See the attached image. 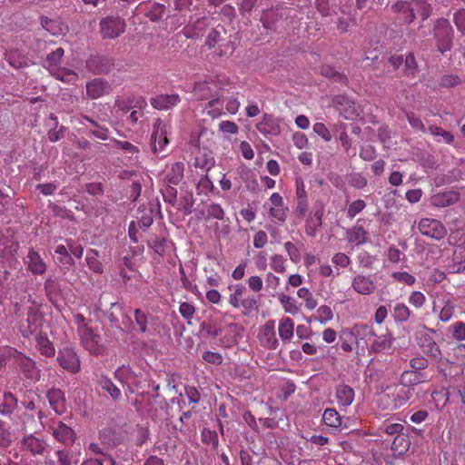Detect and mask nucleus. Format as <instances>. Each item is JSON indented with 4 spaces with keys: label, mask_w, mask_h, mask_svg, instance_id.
<instances>
[{
    "label": "nucleus",
    "mask_w": 465,
    "mask_h": 465,
    "mask_svg": "<svg viewBox=\"0 0 465 465\" xmlns=\"http://www.w3.org/2000/svg\"><path fill=\"white\" fill-rule=\"evenodd\" d=\"M205 113L213 117H219L223 114V102L219 98L212 99L204 108Z\"/></svg>",
    "instance_id": "nucleus-37"
},
{
    "label": "nucleus",
    "mask_w": 465,
    "mask_h": 465,
    "mask_svg": "<svg viewBox=\"0 0 465 465\" xmlns=\"http://www.w3.org/2000/svg\"><path fill=\"white\" fill-rule=\"evenodd\" d=\"M181 99L177 94H159L150 99L151 104L157 110H168L180 103Z\"/></svg>",
    "instance_id": "nucleus-16"
},
{
    "label": "nucleus",
    "mask_w": 465,
    "mask_h": 465,
    "mask_svg": "<svg viewBox=\"0 0 465 465\" xmlns=\"http://www.w3.org/2000/svg\"><path fill=\"white\" fill-rule=\"evenodd\" d=\"M42 26L53 35H63L67 27L59 20L43 17L41 20Z\"/></svg>",
    "instance_id": "nucleus-31"
},
{
    "label": "nucleus",
    "mask_w": 465,
    "mask_h": 465,
    "mask_svg": "<svg viewBox=\"0 0 465 465\" xmlns=\"http://www.w3.org/2000/svg\"><path fill=\"white\" fill-rule=\"evenodd\" d=\"M335 396L338 405L341 409H345L353 402L355 393L351 386L346 384H340L336 388Z\"/></svg>",
    "instance_id": "nucleus-18"
},
{
    "label": "nucleus",
    "mask_w": 465,
    "mask_h": 465,
    "mask_svg": "<svg viewBox=\"0 0 465 465\" xmlns=\"http://www.w3.org/2000/svg\"><path fill=\"white\" fill-rule=\"evenodd\" d=\"M53 435L57 440L67 443L74 440V432L64 423L59 422L57 427L54 429Z\"/></svg>",
    "instance_id": "nucleus-30"
},
{
    "label": "nucleus",
    "mask_w": 465,
    "mask_h": 465,
    "mask_svg": "<svg viewBox=\"0 0 465 465\" xmlns=\"http://www.w3.org/2000/svg\"><path fill=\"white\" fill-rule=\"evenodd\" d=\"M351 289L358 294L369 296L377 291L374 275L357 273L351 279Z\"/></svg>",
    "instance_id": "nucleus-7"
},
{
    "label": "nucleus",
    "mask_w": 465,
    "mask_h": 465,
    "mask_svg": "<svg viewBox=\"0 0 465 465\" xmlns=\"http://www.w3.org/2000/svg\"><path fill=\"white\" fill-rule=\"evenodd\" d=\"M54 253L58 255L57 260L59 263L65 266L66 268L72 266L74 264V260L68 252L67 248L59 244L55 247Z\"/></svg>",
    "instance_id": "nucleus-42"
},
{
    "label": "nucleus",
    "mask_w": 465,
    "mask_h": 465,
    "mask_svg": "<svg viewBox=\"0 0 465 465\" xmlns=\"http://www.w3.org/2000/svg\"><path fill=\"white\" fill-rule=\"evenodd\" d=\"M279 302L283 307L285 312L295 315L299 312V307L296 305L295 300L286 294L279 296Z\"/></svg>",
    "instance_id": "nucleus-43"
},
{
    "label": "nucleus",
    "mask_w": 465,
    "mask_h": 465,
    "mask_svg": "<svg viewBox=\"0 0 465 465\" xmlns=\"http://www.w3.org/2000/svg\"><path fill=\"white\" fill-rule=\"evenodd\" d=\"M36 346L43 355L46 357H52L54 355V347L46 336L38 335L36 337Z\"/></svg>",
    "instance_id": "nucleus-36"
},
{
    "label": "nucleus",
    "mask_w": 465,
    "mask_h": 465,
    "mask_svg": "<svg viewBox=\"0 0 465 465\" xmlns=\"http://www.w3.org/2000/svg\"><path fill=\"white\" fill-rule=\"evenodd\" d=\"M22 369L27 379L31 381H38L40 378V371L36 368L35 361L30 359H25L22 362Z\"/></svg>",
    "instance_id": "nucleus-38"
},
{
    "label": "nucleus",
    "mask_w": 465,
    "mask_h": 465,
    "mask_svg": "<svg viewBox=\"0 0 465 465\" xmlns=\"http://www.w3.org/2000/svg\"><path fill=\"white\" fill-rule=\"evenodd\" d=\"M86 67L94 74H104L109 70L106 59L100 55H92L86 61Z\"/></svg>",
    "instance_id": "nucleus-26"
},
{
    "label": "nucleus",
    "mask_w": 465,
    "mask_h": 465,
    "mask_svg": "<svg viewBox=\"0 0 465 465\" xmlns=\"http://www.w3.org/2000/svg\"><path fill=\"white\" fill-rule=\"evenodd\" d=\"M170 125L161 119H157L153 124V132L152 134L153 148L155 153L163 152L168 143V134Z\"/></svg>",
    "instance_id": "nucleus-10"
},
{
    "label": "nucleus",
    "mask_w": 465,
    "mask_h": 465,
    "mask_svg": "<svg viewBox=\"0 0 465 465\" xmlns=\"http://www.w3.org/2000/svg\"><path fill=\"white\" fill-rule=\"evenodd\" d=\"M429 130L433 136L438 138L439 142L443 141L444 143L450 144L453 141V135L450 133L442 129L441 127L432 125L430 126Z\"/></svg>",
    "instance_id": "nucleus-44"
},
{
    "label": "nucleus",
    "mask_w": 465,
    "mask_h": 465,
    "mask_svg": "<svg viewBox=\"0 0 465 465\" xmlns=\"http://www.w3.org/2000/svg\"><path fill=\"white\" fill-rule=\"evenodd\" d=\"M414 389L403 386L401 383L394 388L391 393V402L390 408L392 410L403 406L413 395Z\"/></svg>",
    "instance_id": "nucleus-14"
},
{
    "label": "nucleus",
    "mask_w": 465,
    "mask_h": 465,
    "mask_svg": "<svg viewBox=\"0 0 465 465\" xmlns=\"http://www.w3.org/2000/svg\"><path fill=\"white\" fill-rule=\"evenodd\" d=\"M425 301V295L418 291L412 292L409 297V302L416 308L422 307Z\"/></svg>",
    "instance_id": "nucleus-61"
},
{
    "label": "nucleus",
    "mask_w": 465,
    "mask_h": 465,
    "mask_svg": "<svg viewBox=\"0 0 465 465\" xmlns=\"http://www.w3.org/2000/svg\"><path fill=\"white\" fill-rule=\"evenodd\" d=\"M125 30L124 20L118 16H107L100 22V33L103 38L114 39Z\"/></svg>",
    "instance_id": "nucleus-6"
},
{
    "label": "nucleus",
    "mask_w": 465,
    "mask_h": 465,
    "mask_svg": "<svg viewBox=\"0 0 465 465\" xmlns=\"http://www.w3.org/2000/svg\"><path fill=\"white\" fill-rule=\"evenodd\" d=\"M248 287L253 292H259L262 290L263 281L258 275H252L247 280Z\"/></svg>",
    "instance_id": "nucleus-57"
},
{
    "label": "nucleus",
    "mask_w": 465,
    "mask_h": 465,
    "mask_svg": "<svg viewBox=\"0 0 465 465\" xmlns=\"http://www.w3.org/2000/svg\"><path fill=\"white\" fill-rule=\"evenodd\" d=\"M64 54V51L62 47L56 48L47 54L44 66L56 79L64 83L73 84L77 80V74L69 69L60 67L61 59Z\"/></svg>",
    "instance_id": "nucleus-4"
},
{
    "label": "nucleus",
    "mask_w": 465,
    "mask_h": 465,
    "mask_svg": "<svg viewBox=\"0 0 465 465\" xmlns=\"http://www.w3.org/2000/svg\"><path fill=\"white\" fill-rule=\"evenodd\" d=\"M343 335L349 336L354 340L357 346L371 344L375 337V332L371 326L367 324H355L351 330L343 331Z\"/></svg>",
    "instance_id": "nucleus-9"
},
{
    "label": "nucleus",
    "mask_w": 465,
    "mask_h": 465,
    "mask_svg": "<svg viewBox=\"0 0 465 465\" xmlns=\"http://www.w3.org/2000/svg\"><path fill=\"white\" fill-rule=\"evenodd\" d=\"M418 229L421 234L436 240L442 239L447 233L444 225L431 218H422L419 222Z\"/></svg>",
    "instance_id": "nucleus-11"
},
{
    "label": "nucleus",
    "mask_w": 465,
    "mask_h": 465,
    "mask_svg": "<svg viewBox=\"0 0 465 465\" xmlns=\"http://www.w3.org/2000/svg\"><path fill=\"white\" fill-rule=\"evenodd\" d=\"M394 338L389 332L381 335H375L371 343V349L374 352H380L391 348Z\"/></svg>",
    "instance_id": "nucleus-24"
},
{
    "label": "nucleus",
    "mask_w": 465,
    "mask_h": 465,
    "mask_svg": "<svg viewBox=\"0 0 465 465\" xmlns=\"http://www.w3.org/2000/svg\"><path fill=\"white\" fill-rule=\"evenodd\" d=\"M57 360L64 370L75 373L80 370V361L76 352L71 348L60 350Z\"/></svg>",
    "instance_id": "nucleus-12"
},
{
    "label": "nucleus",
    "mask_w": 465,
    "mask_h": 465,
    "mask_svg": "<svg viewBox=\"0 0 465 465\" xmlns=\"http://www.w3.org/2000/svg\"><path fill=\"white\" fill-rule=\"evenodd\" d=\"M392 9L405 24H411L415 18V14L426 20L431 11L430 5L423 0L400 1L392 5Z\"/></svg>",
    "instance_id": "nucleus-3"
},
{
    "label": "nucleus",
    "mask_w": 465,
    "mask_h": 465,
    "mask_svg": "<svg viewBox=\"0 0 465 465\" xmlns=\"http://www.w3.org/2000/svg\"><path fill=\"white\" fill-rule=\"evenodd\" d=\"M349 183L355 189H362L367 185L368 181L361 173H356L350 176Z\"/></svg>",
    "instance_id": "nucleus-53"
},
{
    "label": "nucleus",
    "mask_w": 465,
    "mask_h": 465,
    "mask_svg": "<svg viewBox=\"0 0 465 465\" xmlns=\"http://www.w3.org/2000/svg\"><path fill=\"white\" fill-rule=\"evenodd\" d=\"M342 419L343 417L341 416L340 413L332 408L326 409L322 414L323 423L332 429L341 428Z\"/></svg>",
    "instance_id": "nucleus-25"
},
{
    "label": "nucleus",
    "mask_w": 465,
    "mask_h": 465,
    "mask_svg": "<svg viewBox=\"0 0 465 465\" xmlns=\"http://www.w3.org/2000/svg\"><path fill=\"white\" fill-rule=\"evenodd\" d=\"M366 207L365 201L361 199H357L351 202L347 209V217L350 219H353L356 215L361 213Z\"/></svg>",
    "instance_id": "nucleus-48"
},
{
    "label": "nucleus",
    "mask_w": 465,
    "mask_h": 465,
    "mask_svg": "<svg viewBox=\"0 0 465 465\" xmlns=\"http://www.w3.org/2000/svg\"><path fill=\"white\" fill-rule=\"evenodd\" d=\"M411 442L408 436L402 433L395 436L391 444V450L395 455H402L408 451Z\"/></svg>",
    "instance_id": "nucleus-33"
},
{
    "label": "nucleus",
    "mask_w": 465,
    "mask_h": 465,
    "mask_svg": "<svg viewBox=\"0 0 465 465\" xmlns=\"http://www.w3.org/2000/svg\"><path fill=\"white\" fill-rule=\"evenodd\" d=\"M83 346L92 354H99L103 350L102 338L89 326L86 319L80 313L74 316Z\"/></svg>",
    "instance_id": "nucleus-1"
},
{
    "label": "nucleus",
    "mask_w": 465,
    "mask_h": 465,
    "mask_svg": "<svg viewBox=\"0 0 465 465\" xmlns=\"http://www.w3.org/2000/svg\"><path fill=\"white\" fill-rule=\"evenodd\" d=\"M213 91L209 82H200L194 85L193 94L199 100L207 99L212 96Z\"/></svg>",
    "instance_id": "nucleus-39"
},
{
    "label": "nucleus",
    "mask_w": 465,
    "mask_h": 465,
    "mask_svg": "<svg viewBox=\"0 0 465 465\" xmlns=\"http://www.w3.org/2000/svg\"><path fill=\"white\" fill-rule=\"evenodd\" d=\"M425 377L422 373L413 371H404L401 376V383L403 386L413 388L424 381Z\"/></svg>",
    "instance_id": "nucleus-32"
},
{
    "label": "nucleus",
    "mask_w": 465,
    "mask_h": 465,
    "mask_svg": "<svg viewBox=\"0 0 465 465\" xmlns=\"http://www.w3.org/2000/svg\"><path fill=\"white\" fill-rule=\"evenodd\" d=\"M111 91L110 84L100 78L94 79L86 84V95L90 99H98Z\"/></svg>",
    "instance_id": "nucleus-15"
},
{
    "label": "nucleus",
    "mask_w": 465,
    "mask_h": 465,
    "mask_svg": "<svg viewBox=\"0 0 465 465\" xmlns=\"http://www.w3.org/2000/svg\"><path fill=\"white\" fill-rule=\"evenodd\" d=\"M331 262L335 269L339 271L340 268H346L350 265L351 258L343 252H337L331 257Z\"/></svg>",
    "instance_id": "nucleus-50"
},
{
    "label": "nucleus",
    "mask_w": 465,
    "mask_h": 465,
    "mask_svg": "<svg viewBox=\"0 0 465 465\" xmlns=\"http://www.w3.org/2000/svg\"><path fill=\"white\" fill-rule=\"evenodd\" d=\"M224 211L222 208V206L218 203H211L207 207V218H213L217 220H223L224 219Z\"/></svg>",
    "instance_id": "nucleus-52"
},
{
    "label": "nucleus",
    "mask_w": 465,
    "mask_h": 465,
    "mask_svg": "<svg viewBox=\"0 0 465 465\" xmlns=\"http://www.w3.org/2000/svg\"><path fill=\"white\" fill-rule=\"evenodd\" d=\"M219 131L223 134H236L239 131L238 125L231 121H222L219 124Z\"/></svg>",
    "instance_id": "nucleus-59"
},
{
    "label": "nucleus",
    "mask_w": 465,
    "mask_h": 465,
    "mask_svg": "<svg viewBox=\"0 0 465 465\" xmlns=\"http://www.w3.org/2000/svg\"><path fill=\"white\" fill-rule=\"evenodd\" d=\"M391 277L395 281L402 282L409 286L413 285L416 282L415 277L407 272H393L391 273Z\"/></svg>",
    "instance_id": "nucleus-51"
},
{
    "label": "nucleus",
    "mask_w": 465,
    "mask_h": 465,
    "mask_svg": "<svg viewBox=\"0 0 465 465\" xmlns=\"http://www.w3.org/2000/svg\"><path fill=\"white\" fill-rule=\"evenodd\" d=\"M99 253L94 249H90L86 252L85 261L87 263V266L90 270H92L95 273H102L103 272V264L99 261Z\"/></svg>",
    "instance_id": "nucleus-35"
},
{
    "label": "nucleus",
    "mask_w": 465,
    "mask_h": 465,
    "mask_svg": "<svg viewBox=\"0 0 465 465\" xmlns=\"http://www.w3.org/2000/svg\"><path fill=\"white\" fill-rule=\"evenodd\" d=\"M450 330L452 337L459 341H465V323L462 322H456L450 325Z\"/></svg>",
    "instance_id": "nucleus-49"
},
{
    "label": "nucleus",
    "mask_w": 465,
    "mask_h": 465,
    "mask_svg": "<svg viewBox=\"0 0 465 465\" xmlns=\"http://www.w3.org/2000/svg\"><path fill=\"white\" fill-rule=\"evenodd\" d=\"M229 304L236 310H242L244 315H250L258 310V300L251 294H246V288L242 283L230 284Z\"/></svg>",
    "instance_id": "nucleus-2"
},
{
    "label": "nucleus",
    "mask_w": 465,
    "mask_h": 465,
    "mask_svg": "<svg viewBox=\"0 0 465 465\" xmlns=\"http://www.w3.org/2000/svg\"><path fill=\"white\" fill-rule=\"evenodd\" d=\"M460 194L454 191H445L431 196V204L437 207H445L458 202Z\"/></svg>",
    "instance_id": "nucleus-20"
},
{
    "label": "nucleus",
    "mask_w": 465,
    "mask_h": 465,
    "mask_svg": "<svg viewBox=\"0 0 465 465\" xmlns=\"http://www.w3.org/2000/svg\"><path fill=\"white\" fill-rule=\"evenodd\" d=\"M270 266L277 273L286 272V259L281 254H273L271 257Z\"/></svg>",
    "instance_id": "nucleus-45"
},
{
    "label": "nucleus",
    "mask_w": 465,
    "mask_h": 465,
    "mask_svg": "<svg viewBox=\"0 0 465 465\" xmlns=\"http://www.w3.org/2000/svg\"><path fill=\"white\" fill-rule=\"evenodd\" d=\"M368 236V232L361 225H355L346 232V239L353 247L365 243Z\"/></svg>",
    "instance_id": "nucleus-19"
},
{
    "label": "nucleus",
    "mask_w": 465,
    "mask_h": 465,
    "mask_svg": "<svg viewBox=\"0 0 465 465\" xmlns=\"http://www.w3.org/2000/svg\"><path fill=\"white\" fill-rule=\"evenodd\" d=\"M115 379L126 388L125 393H134L140 387V378L129 366L123 365L114 371Z\"/></svg>",
    "instance_id": "nucleus-8"
},
{
    "label": "nucleus",
    "mask_w": 465,
    "mask_h": 465,
    "mask_svg": "<svg viewBox=\"0 0 465 465\" xmlns=\"http://www.w3.org/2000/svg\"><path fill=\"white\" fill-rule=\"evenodd\" d=\"M297 295L300 299L304 301V306L306 309L312 311L317 307L318 302L314 299L312 293L310 292V290L308 288H305V287L300 288L297 291Z\"/></svg>",
    "instance_id": "nucleus-40"
},
{
    "label": "nucleus",
    "mask_w": 465,
    "mask_h": 465,
    "mask_svg": "<svg viewBox=\"0 0 465 465\" xmlns=\"http://www.w3.org/2000/svg\"><path fill=\"white\" fill-rule=\"evenodd\" d=\"M313 132L321 136L324 141L329 142L331 139V135L328 128L322 123H315L313 124Z\"/></svg>",
    "instance_id": "nucleus-58"
},
{
    "label": "nucleus",
    "mask_w": 465,
    "mask_h": 465,
    "mask_svg": "<svg viewBox=\"0 0 465 465\" xmlns=\"http://www.w3.org/2000/svg\"><path fill=\"white\" fill-rule=\"evenodd\" d=\"M213 189V183L208 176H203L197 184V190L201 193H207Z\"/></svg>",
    "instance_id": "nucleus-63"
},
{
    "label": "nucleus",
    "mask_w": 465,
    "mask_h": 465,
    "mask_svg": "<svg viewBox=\"0 0 465 465\" xmlns=\"http://www.w3.org/2000/svg\"><path fill=\"white\" fill-rule=\"evenodd\" d=\"M454 23L459 31L465 34V10L461 9L455 13Z\"/></svg>",
    "instance_id": "nucleus-64"
},
{
    "label": "nucleus",
    "mask_w": 465,
    "mask_h": 465,
    "mask_svg": "<svg viewBox=\"0 0 465 465\" xmlns=\"http://www.w3.org/2000/svg\"><path fill=\"white\" fill-rule=\"evenodd\" d=\"M269 216L274 223H283L287 218V208L285 206L270 207Z\"/></svg>",
    "instance_id": "nucleus-46"
},
{
    "label": "nucleus",
    "mask_w": 465,
    "mask_h": 465,
    "mask_svg": "<svg viewBox=\"0 0 465 465\" xmlns=\"http://www.w3.org/2000/svg\"><path fill=\"white\" fill-rule=\"evenodd\" d=\"M452 29L447 19H439L434 26V35L437 39V46L440 53H444L451 47Z\"/></svg>",
    "instance_id": "nucleus-5"
},
{
    "label": "nucleus",
    "mask_w": 465,
    "mask_h": 465,
    "mask_svg": "<svg viewBox=\"0 0 465 465\" xmlns=\"http://www.w3.org/2000/svg\"><path fill=\"white\" fill-rule=\"evenodd\" d=\"M259 339L262 344L269 349H275L278 341L275 337L274 327L272 323H266L262 326L259 333Z\"/></svg>",
    "instance_id": "nucleus-23"
},
{
    "label": "nucleus",
    "mask_w": 465,
    "mask_h": 465,
    "mask_svg": "<svg viewBox=\"0 0 465 465\" xmlns=\"http://www.w3.org/2000/svg\"><path fill=\"white\" fill-rule=\"evenodd\" d=\"M16 407V399L11 392L1 394L0 413L3 415L10 414Z\"/></svg>",
    "instance_id": "nucleus-34"
},
{
    "label": "nucleus",
    "mask_w": 465,
    "mask_h": 465,
    "mask_svg": "<svg viewBox=\"0 0 465 465\" xmlns=\"http://www.w3.org/2000/svg\"><path fill=\"white\" fill-rule=\"evenodd\" d=\"M411 316V311L409 307L402 303L399 302L394 305L393 308V318L397 322H407Z\"/></svg>",
    "instance_id": "nucleus-41"
},
{
    "label": "nucleus",
    "mask_w": 465,
    "mask_h": 465,
    "mask_svg": "<svg viewBox=\"0 0 465 465\" xmlns=\"http://www.w3.org/2000/svg\"><path fill=\"white\" fill-rule=\"evenodd\" d=\"M179 312L181 315L186 319L191 320L195 312L194 306L189 302H182L179 306Z\"/></svg>",
    "instance_id": "nucleus-62"
},
{
    "label": "nucleus",
    "mask_w": 465,
    "mask_h": 465,
    "mask_svg": "<svg viewBox=\"0 0 465 465\" xmlns=\"http://www.w3.org/2000/svg\"><path fill=\"white\" fill-rule=\"evenodd\" d=\"M294 322L289 318H282L279 322L278 332L282 341H290L293 336Z\"/></svg>",
    "instance_id": "nucleus-27"
},
{
    "label": "nucleus",
    "mask_w": 465,
    "mask_h": 465,
    "mask_svg": "<svg viewBox=\"0 0 465 465\" xmlns=\"http://www.w3.org/2000/svg\"><path fill=\"white\" fill-rule=\"evenodd\" d=\"M284 248L292 262L297 263L301 261L300 251L292 242H285Z\"/></svg>",
    "instance_id": "nucleus-56"
},
{
    "label": "nucleus",
    "mask_w": 465,
    "mask_h": 465,
    "mask_svg": "<svg viewBox=\"0 0 465 465\" xmlns=\"http://www.w3.org/2000/svg\"><path fill=\"white\" fill-rule=\"evenodd\" d=\"M184 164L181 162L174 163L168 169L166 180L171 184H178L183 178Z\"/></svg>",
    "instance_id": "nucleus-28"
},
{
    "label": "nucleus",
    "mask_w": 465,
    "mask_h": 465,
    "mask_svg": "<svg viewBox=\"0 0 465 465\" xmlns=\"http://www.w3.org/2000/svg\"><path fill=\"white\" fill-rule=\"evenodd\" d=\"M256 129L258 132L265 136H276L281 133L280 119L272 114H264L262 120L257 123Z\"/></svg>",
    "instance_id": "nucleus-13"
},
{
    "label": "nucleus",
    "mask_w": 465,
    "mask_h": 465,
    "mask_svg": "<svg viewBox=\"0 0 465 465\" xmlns=\"http://www.w3.org/2000/svg\"><path fill=\"white\" fill-rule=\"evenodd\" d=\"M405 72L408 75H415L418 64L412 53H409L404 60Z\"/></svg>",
    "instance_id": "nucleus-55"
},
{
    "label": "nucleus",
    "mask_w": 465,
    "mask_h": 465,
    "mask_svg": "<svg viewBox=\"0 0 465 465\" xmlns=\"http://www.w3.org/2000/svg\"><path fill=\"white\" fill-rule=\"evenodd\" d=\"M27 269L34 274H43L46 270V265L43 262L39 253L30 250L25 259Z\"/></svg>",
    "instance_id": "nucleus-21"
},
{
    "label": "nucleus",
    "mask_w": 465,
    "mask_h": 465,
    "mask_svg": "<svg viewBox=\"0 0 465 465\" xmlns=\"http://www.w3.org/2000/svg\"><path fill=\"white\" fill-rule=\"evenodd\" d=\"M164 239L158 237L156 235L152 236L148 240V245L151 249H153L156 253L162 254L164 252Z\"/></svg>",
    "instance_id": "nucleus-54"
},
{
    "label": "nucleus",
    "mask_w": 465,
    "mask_h": 465,
    "mask_svg": "<svg viewBox=\"0 0 465 465\" xmlns=\"http://www.w3.org/2000/svg\"><path fill=\"white\" fill-rule=\"evenodd\" d=\"M22 448L33 455L43 454L46 449V443L45 440L35 437L30 434L23 438Z\"/></svg>",
    "instance_id": "nucleus-17"
},
{
    "label": "nucleus",
    "mask_w": 465,
    "mask_h": 465,
    "mask_svg": "<svg viewBox=\"0 0 465 465\" xmlns=\"http://www.w3.org/2000/svg\"><path fill=\"white\" fill-rule=\"evenodd\" d=\"M98 382L102 390L108 393L113 400L119 401L121 399V390L108 377L102 376Z\"/></svg>",
    "instance_id": "nucleus-29"
},
{
    "label": "nucleus",
    "mask_w": 465,
    "mask_h": 465,
    "mask_svg": "<svg viewBox=\"0 0 465 465\" xmlns=\"http://www.w3.org/2000/svg\"><path fill=\"white\" fill-rule=\"evenodd\" d=\"M358 261L361 267L370 269L372 267L376 258L367 252H362L358 255Z\"/></svg>",
    "instance_id": "nucleus-60"
},
{
    "label": "nucleus",
    "mask_w": 465,
    "mask_h": 465,
    "mask_svg": "<svg viewBox=\"0 0 465 465\" xmlns=\"http://www.w3.org/2000/svg\"><path fill=\"white\" fill-rule=\"evenodd\" d=\"M333 318L332 310L327 305H322L316 312L315 319L321 324H325Z\"/></svg>",
    "instance_id": "nucleus-47"
},
{
    "label": "nucleus",
    "mask_w": 465,
    "mask_h": 465,
    "mask_svg": "<svg viewBox=\"0 0 465 465\" xmlns=\"http://www.w3.org/2000/svg\"><path fill=\"white\" fill-rule=\"evenodd\" d=\"M50 406L55 413L61 414L65 410V399L64 392L59 389H52L47 392Z\"/></svg>",
    "instance_id": "nucleus-22"
}]
</instances>
